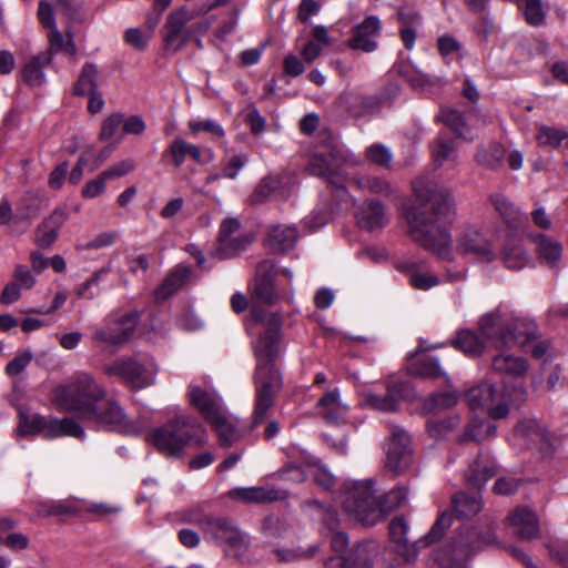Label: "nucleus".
I'll return each instance as SVG.
<instances>
[{
  "label": "nucleus",
  "instance_id": "obj_42",
  "mask_svg": "<svg viewBox=\"0 0 568 568\" xmlns=\"http://www.w3.org/2000/svg\"><path fill=\"white\" fill-rule=\"evenodd\" d=\"M50 62V54L43 53L32 58L22 69V79L29 85H41L44 81L43 65Z\"/></svg>",
  "mask_w": 568,
  "mask_h": 568
},
{
  "label": "nucleus",
  "instance_id": "obj_25",
  "mask_svg": "<svg viewBox=\"0 0 568 568\" xmlns=\"http://www.w3.org/2000/svg\"><path fill=\"white\" fill-rule=\"evenodd\" d=\"M381 33V21L376 16L366 17L358 23L348 40V47L354 50L373 52L377 49Z\"/></svg>",
  "mask_w": 568,
  "mask_h": 568
},
{
  "label": "nucleus",
  "instance_id": "obj_2",
  "mask_svg": "<svg viewBox=\"0 0 568 568\" xmlns=\"http://www.w3.org/2000/svg\"><path fill=\"white\" fill-rule=\"evenodd\" d=\"M413 189L420 206L407 216L410 239L438 260L453 262L454 241L448 225L454 221L455 210L448 190L437 187L424 178L417 179Z\"/></svg>",
  "mask_w": 568,
  "mask_h": 568
},
{
  "label": "nucleus",
  "instance_id": "obj_16",
  "mask_svg": "<svg viewBox=\"0 0 568 568\" xmlns=\"http://www.w3.org/2000/svg\"><path fill=\"white\" fill-rule=\"evenodd\" d=\"M194 12L181 8L169 14L165 23L164 44L168 50L178 52L190 41L193 33H203L210 28L209 21L193 22Z\"/></svg>",
  "mask_w": 568,
  "mask_h": 568
},
{
  "label": "nucleus",
  "instance_id": "obj_30",
  "mask_svg": "<svg viewBox=\"0 0 568 568\" xmlns=\"http://www.w3.org/2000/svg\"><path fill=\"white\" fill-rule=\"evenodd\" d=\"M229 496L234 500L243 503L264 504L283 499L287 494L284 490L266 489L263 487H240L230 490Z\"/></svg>",
  "mask_w": 568,
  "mask_h": 568
},
{
  "label": "nucleus",
  "instance_id": "obj_1",
  "mask_svg": "<svg viewBox=\"0 0 568 568\" xmlns=\"http://www.w3.org/2000/svg\"><path fill=\"white\" fill-rule=\"evenodd\" d=\"M413 189L420 206L407 216L410 239L438 260L453 262L454 241L448 225L454 221L455 210L448 190L437 187L424 178L417 179Z\"/></svg>",
  "mask_w": 568,
  "mask_h": 568
},
{
  "label": "nucleus",
  "instance_id": "obj_12",
  "mask_svg": "<svg viewBox=\"0 0 568 568\" xmlns=\"http://www.w3.org/2000/svg\"><path fill=\"white\" fill-rule=\"evenodd\" d=\"M189 396L191 404L215 429L222 445L231 446L241 437L236 419L225 415L215 395L192 385Z\"/></svg>",
  "mask_w": 568,
  "mask_h": 568
},
{
  "label": "nucleus",
  "instance_id": "obj_43",
  "mask_svg": "<svg viewBox=\"0 0 568 568\" xmlns=\"http://www.w3.org/2000/svg\"><path fill=\"white\" fill-rule=\"evenodd\" d=\"M37 513L42 517L73 516L79 513V508L69 500H49L40 503L37 507Z\"/></svg>",
  "mask_w": 568,
  "mask_h": 568
},
{
  "label": "nucleus",
  "instance_id": "obj_29",
  "mask_svg": "<svg viewBox=\"0 0 568 568\" xmlns=\"http://www.w3.org/2000/svg\"><path fill=\"white\" fill-rule=\"evenodd\" d=\"M433 163L437 168L454 170L458 165V153L455 141L439 134L430 144Z\"/></svg>",
  "mask_w": 568,
  "mask_h": 568
},
{
  "label": "nucleus",
  "instance_id": "obj_3",
  "mask_svg": "<svg viewBox=\"0 0 568 568\" xmlns=\"http://www.w3.org/2000/svg\"><path fill=\"white\" fill-rule=\"evenodd\" d=\"M57 403L74 414L89 427L133 434L138 428L126 418L120 404L106 397V392L89 373H78L55 390Z\"/></svg>",
  "mask_w": 568,
  "mask_h": 568
},
{
  "label": "nucleus",
  "instance_id": "obj_5",
  "mask_svg": "<svg viewBox=\"0 0 568 568\" xmlns=\"http://www.w3.org/2000/svg\"><path fill=\"white\" fill-rule=\"evenodd\" d=\"M452 507L459 525L436 551L435 560L442 568H464L477 552L496 544L497 536L494 526L481 532L469 524V520L483 509L479 493L456 494L452 498Z\"/></svg>",
  "mask_w": 568,
  "mask_h": 568
},
{
  "label": "nucleus",
  "instance_id": "obj_22",
  "mask_svg": "<svg viewBox=\"0 0 568 568\" xmlns=\"http://www.w3.org/2000/svg\"><path fill=\"white\" fill-rule=\"evenodd\" d=\"M203 532L206 539L229 544L231 547L241 548L244 538L236 525L226 517L210 516L204 521Z\"/></svg>",
  "mask_w": 568,
  "mask_h": 568
},
{
  "label": "nucleus",
  "instance_id": "obj_50",
  "mask_svg": "<svg viewBox=\"0 0 568 568\" xmlns=\"http://www.w3.org/2000/svg\"><path fill=\"white\" fill-rule=\"evenodd\" d=\"M189 129L193 135L197 134L201 131H205L221 139L225 134L223 128L216 121L211 119L191 120L189 122Z\"/></svg>",
  "mask_w": 568,
  "mask_h": 568
},
{
  "label": "nucleus",
  "instance_id": "obj_23",
  "mask_svg": "<svg viewBox=\"0 0 568 568\" xmlns=\"http://www.w3.org/2000/svg\"><path fill=\"white\" fill-rule=\"evenodd\" d=\"M410 437L403 428L395 426L390 432L386 448V466L395 471H400L408 465L410 455Z\"/></svg>",
  "mask_w": 568,
  "mask_h": 568
},
{
  "label": "nucleus",
  "instance_id": "obj_26",
  "mask_svg": "<svg viewBox=\"0 0 568 568\" xmlns=\"http://www.w3.org/2000/svg\"><path fill=\"white\" fill-rule=\"evenodd\" d=\"M511 532L520 539H532L539 534V520L536 514L527 507L515 508L507 517Z\"/></svg>",
  "mask_w": 568,
  "mask_h": 568
},
{
  "label": "nucleus",
  "instance_id": "obj_44",
  "mask_svg": "<svg viewBox=\"0 0 568 568\" xmlns=\"http://www.w3.org/2000/svg\"><path fill=\"white\" fill-rule=\"evenodd\" d=\"M439 118L447 126H449L457 134L458 138H463L465 140H473V138L468 136L467 134V125L463 114L459 111L450 108H444L440 110Z\"/></svg>",
  "mask_w": 568,
  "mask_h": 568
},
{
  "label": "nucleus",
  "instance_id": "obj_47",
  "mask_svg": "<svg viewBox=\"0 0 568 568\" xmlns=\"http://www.w3.org/2000/svg\"><path fill=\"white\" fill-rule=\"evenodd\" d=\"M536 139L541 145L557 148L564 140L568 139V132L554 126L540 125L538 128Z\"/></svg>",
  "mask_w": 568,
  "mask_h": 568
},
{
  "label": "nucleus",
  "instance_id": "obj_60",
  "mask_svg": "<svg viewBox=\"0 0 568 568\" xmlns=\"http://www.w3.org/2000/svg\"><path fill=\"white\" fill-rule=\"evenodd\" d=\"M38 18L40 23L47 28L48 30L57 27L53 8L52 6L45 1L41 0L38 6Z\"/></svg>",
  "mask_w": 568,
  "mask_h": 568
},
{
  "label": "nucleus",
  "instance_id": "obj_46",
  "mask_svg": "<svg viewBox=\"0 0 568 568\" xmlns=\"http://www.w3.org/2000/svg\"><path fill=\"white\" fill-rule=\"evenodd\" d=\"M48 41H49V53L48 54H55L63 50H65L70 54H75L77 48L73 42L72 36H69L67 40H64V37L62 32L58 29V27H54L49 30L48 32Z\"/></svg>",
  "mask_w": 568,
  "mask_h": 568
},
{
  "label": "nucleus",
  "instance_id": "obj_61",
  "mask_svg": "<svg viewBox=\"0 0 568 568\" xmlns=\"http://www.w3.org/2000/svg\"><path fill=\"white\" fill-rule=\"evenodd\" d=\"M418 373L428 378H436L444 375L439 361L435 357L427 358L419 364Z\"/></svg>",
  "mask_w": 568,
  "mask_h": 568
},
{
  "label": "nucleus",
  "instance_id": "obj_62",
  "mask_svg": "<svg viewBox=\"0 0 568 568\" xmlns=\"http://www.w3.org/2000/svg\"><path fill=\"white\" fill-rule=\"evenodd\" d=\"M135 168L134 162L131 160H123L110 169L102 172L103 179L110 180L128 174Z\"/></svg>",
  "mask_w": 568,
  "mask_h": 568
},
{
  "label": "nucleus",
  "instance_id": "obj_45",
  "mask_svg": "<svg viewBox=\"0 0 568 568\" xmlns=\"http://www.w3.org/2000/svg\"><path fill=\"white\" fill-rule=\"evenodd\" d=\"M97 73L98 71L94 64L85 63L74 84L73 92L78 95H85L97 91Z\"/></svg>",
  "mask_w": 568,
  "mask_h": 568
},
{
  "label": "nucleus",
  "instance_id": "obj_18",
  "mask_svg": "<svg viewBox=\"0 0 568 568\" xmlns=\"http://www.w3.org/2000/svg\"><path fill=\"white\" fill-rule=\"evenodd\" d=\"M395 268L418 291H428L440 283V278L430 270L427 261L422 258H399L395 262Z\"/></svg>",
  "mask_w": 568,
  "mask_h": 568
},
{
  "label": "nucleus",
  "instance_id": "obj_41",
  "mask_svg": "<svg viewBox=\"0 0 568 568\" xmlns=\"http://www.w3.org/2000/svg\"><path fill=\"white\" fill-rule=\"evenodd\" d=\"M490 202L495 211L501 216L505 223L509 225H516L521 221L524 216L523 212L504 194H493L490 196Z\"/></svg>",
  "mask_w": 568,
  "mask_h": 568
},
{
  "label": "nucleus",
  "instance_id": "obj_37",
  "mask_svg": "<svg viewBox=\"0 0 568 568\" xmlns=\"http://www.w3.org/2000/svg\"><path fill=\"white\" fill-rule=\"evenodd\" d=\"M505 149L497 142L479 146L476 154V162L485 170H498L503 166Z\"/></svg>",
  "mask_w": 568,
  "mask_h": 568
},
{
  "label": "nucleus",
  "instance_id": "obj_35",
  "mask_svg": "<svg viewBox=\"0 0 568 568\" xmlns=\"http://www.w3.org/2000/svg\"><path fill=\"white\" fill-rule=\"evenodd\" d=\"M359 191L390 196L396 193V186L385 178L377 175H358L351 181Z\"/></svg>",
  "mask_w": 568,
  "mask_h": 568
},
{
  "label": "nucleus",
  "instance_id": "obj_49",
  "mask_svg": "<svg viewBox=\"0 0 568 568\" xmlns=\"http://www.w3.org/2000/svg\"><path fill=\"white\" fill-rule=\"evenodd\" d=\"M453 514L449 511L442 513L430 528L429 532L424 537V545L428 546L443 537L444 531L453 524Z\"/></svg>",
  "mask_w": 568,
  "mask_h": 568
},
{
  "label": "nucleus",
  "instance_id": "obj_8",
  "mask_svg": "<svg viewBox=\"0 0 568 568\" xmlns=\"http://www.w3.org/2000/svg\"><path fill=\"white\" fill-rule=\"evenodd\" d=\"M483 336L495 348L510 349L520 344L525 347L538 337V329L534 322L515 316L501 307L483 315L478 322Z\"/></svg>",
  "mask_w": 568,
  "mask_h": 568
},
{
  "label": "nucleus",
  "instance_id": "obj_21",
  "mask_svg": "<svg viewBox=\"0 0 568 568\" xmlns=\"http://www.w3.org/2000/svg\"><path fill=\"white\" fill-rule=\"evenodd\" d=\"M410 389L408 382H388L384 394L368 392L366 404L376 410L395 412L400 402L409 397Z\"/></svg>",
  "mask_w": 568,
  "mask_h": 568
},
{
  "label": "nucleus",
  "instance_id": "obj_10",
  "mask_svg": "<svg viewBox=\"0 0 568 568\" xmlns=\"http://www.w3.org/2000/svg\"><path fill=\"white\" fill-rule=\"evenodd\" d=\"M375 481L366 479L353 483L342 498L345 513L365 526H373L382 520L387 510L376 495Z\"/></svg>",
  "mask_w": 568,
  "mask_h": 568
},
{
  "label": "nucleus",
  "instance_id": "obj_56",
  "mask_svg": "<svg viewBox=\"0 0 568 568\" xmlns=\"http://www.w3.org/2000/svg\"><path fill=\"white\" fill-rule=\"evenodd\" d=\"M31 361V352L19 353L7 364L6 373L9 376H17L30 364Z\"/></svg>",
  "mask_w": 568,
  "mask_h": 568
},
{
  "label": "nucleus",
  "instance_id": "obj_4",
  "mask_svg": "<svg viewBox=\"0 0 568 568\" xmlns=\"http://www.w3.org/2000/svg\"><path fill=\"white\" fill-rule=\"evenodd\" d=\"M491 369L503 377V389L484 382L470 388L465 398L471 410H485L493 419H501L511 407L517 408L527 400L525 379L529 363L525 357L500 352L493 357Z\"/></svg>",
  "mask_w": 568,
  "mask_h": 568
},
{
  "label": "nucleus",
  "instance_id": "obj_28",
  "mask_svg": "<svg viewBox=\"0 0 568 568\" xmlns=\"http://www.w3.org/2000/svg\"><path fill=\"white\" fill-rule=\"evenodd\" d=\"M408 524L404 518H395L389 524V536L395 544V550L407 562L416 560L419 548L416 544H409L407 538Z\"/></svg>",
  "mask_w": 568,
  "mask_h": 568
},
{
  "label": "nucleus",
  "instance_id": "obj_31",
  "mask_svg": "<svg viewBox=\"0 0 568 568\" xmlns=\"http://www.w3.org/2000/svg\"><path fill=\"white\" fill-rule=\"evenodd\" d=\"M357 224L367 231L383 229L387 223L384 204L377 200H371L356 213Z\"/></svg>",
  "mask_w": 568,
  "mask_h": 568
},
{
  "label": "nucleus",
  "instance_id": "obj_20",
  "mask_svg": "<svg viewBox=\"0 0 568 568\" xmlns=\"http://www.w3.org/2000/svg\"><path fill=\"white\" fill-rule=\"evenodd\" d=\"M241 223L235 217H226L222 221L219 232V254L222 258H230L245 250L252 239L240 233Z\"/></svg>",
  "mask_w": 568,
  "mask_h": 568
},
{
  "label": "nucleus",
  "instance_id": "obj_53",
  "mask_svg": "<svg viewBox=\"0 0 568 568\" xmlns=\"http://www.w3.org/2000/svg\"><path fill=\"white\" fill-rule=\"evenodd\" d=\"M476 425L469 424L464 433V435L460 437V442L466 440H475V442H483L488 437H491L497 432V426L491 423H485L484 432H476L475 430Z\"/></svg>",
  "mask_w": 568,
  "mask_h": 568
},
{
  "label": "nucleus",
  "instance_id": "obj_48",
  "mask_svg": "<svg viewBox=\"0 0 568 568\" xmlns=\"http://www.w3.org/2000/svg\"><path fill=\"white\" fill-rule=\"evenodd\" d=\"M367 159L375 165L388 169L393 161V153L386 145L374 143L366 148Z\"/></svg>",
  "mask_w": 568,
  "mask_h": 568
},
{
  "label": "nucleus",
  "instance_id": "obj_27",
  "mask_svg": "<svg viewBox=\"0 0 568 568\" xmlns=\"http://www.w3.org/2000/svg\"><path fill=\"white\" fill-rule=\"evenodd\" d=\"M68 220V213L62 207H55L49 216L37 226L34 243L41 248H49L55 242L60 227Z\"/></svg>",
  "mask_w": 568,
  "mask_h": 568
},
{
  "label": "nucleus",
  "instance_id": "obj_9",
  "mask_svg": "<svg viewBox=\"0 0 568 568\" xmlns=\"http://www.w3.org/2000/svg\"><path fill=\"white\" fill-rule=\"evenodd\" d=\"M357 164H359V161L345 154L342 149L329 146L312 155L307 170L311 174L325 179L332 186L341 207L349 209L354 206L355 200L345 187L346 178L342 169L346 165Z\"/></svg>",
  "mask_w": 568,
  "mask_h": 568
},
{
  "label": "nucleus",
  "instance_id": "obj_15",
  "mask_svg": "<svg viewBox=\"0 0 568 568\" xmlns=\"http://www.w3.org/2000/svg\"><path fill=\"white\" fill-rule=\"evenodd\" d=\"M138 312H131L125 315L109 314L102 322V325L94 327L91 336L92 343L97 346H122L128 343L139 323Z\"/></svg>",
  "mask_w": 568,
  "mask_h": 568
},
{
  "label": "nucleus",
  "instance_id": "obj_24",
  "mask_svg": "<svg viewBox=\"0 0 568 568\" xmlns=\"http://www.w3.org/2000/svg\"><path fill=\"white\" fill-rule=\"evenodd\" d=\"M316 414L329 425L347 422L349 407L342 398L338 388L327 390L316 403Z\"/></svg>",
  "mask_w": 568,
  "mask_h": 568
},
{
  "label": "nucleus",
  "instance_id": "obj_39",
  "mask_svg": "<svg viewBox=\"0 0 568 568\" xmlns=\"http://www.w3.org/2000/svg\"><path fill=\"white\" fill-rule=\"evenodd\" d=\"M168 152L171 154L176 168H180L184 163L186 156L192 158L196 163H202V152L200 148L180 138H176L171 143Z\"/></svg>",
  "mask_w": 568,
  "mask_h": 568
},
{
  "label": "nucleus",
  "instance_id": "obj_33",
  "mask_svg": "<svg viewBox=\"0 0 568 568\" xmlns=\"http://www.w3.org/2000/svg\"><path fill=\"white\" fill-rule=\"evenodd\" d=\"M298 232L293 225H274L270 229L266 245L275 253H286L294 247Z\"/></svg>",
  "mask_w": 568,
  "mask_h": 568
},
{
  "label": "nucleus",
  "instance_id": "obj_40",
  "mask_svg": "<svg viewBox=\"0 0 568 568\" xmlns=\"http://www.w3.org/2000/svg\"><path fill=\"white\" fill-rule=\"evenodd\" d=\"M496 471L495 465L487 458L478 456L466 473L467 481L474 487L483 486Z\"/></svg>",
  "mask_w": 568,
  "mask_h": 568
},
{
  "label": "nucleus",
  "instance_id": "obj_54",
  "mask_svg": "<svg viewBox=\"0 0 568 568\" xmlns=\"http://www.w3.org/2000/svg\"><path fill=\"white\" fill-rule=\"evenodd\" d=\"M456 403V394L452 392H445L432 395L426 402V407L428 409H446L454 406Z\"/></svg>",
  "mask_w": 568,
  "mask_h": 568
},
{
  "label": "nucleus",
  "instance_id": "obj_55",
  "mask_svg": "<svg viewBox=\"0 0 568 568\" xmlns=\"http://www.w3.org/2000/svg\"><path fill=\"white\" fill-rule=\"evenodd\" d=\"M151 39V33H144L139 28L128 29L124 33L125 42L136 50H144Z\"/></svg>",
  "mask_w": 568,
  "mask_h": 568
},
{
  "label": "nucleus",
  "instance_id": "obj_63",
  "mask_svg": "<svg viewBox=\"0 0 568 568\" xmlns=\"http://www.w3.org/2000/svg\"><path fill=\"white\" fill-rule=\"evenodd\" d=\"M16 283L26 290L31 288L36 284V278L26 265L18 264L14 268Z\"/></svg>",
  "mask_w": 568,
  "mask_h": 568
},
{
  "label": "nucleus",
  "instance_id": "obj_52",
  "mask_svg": "<svg viewBox=\"0 0 568 568\" xmlns=\"http://www.w3.org/2000/svg\"><path fill=\"white\" fill-rule=\"evenodd\" d=\"M308 478H312L317 486L324 489H329L334 485L333 475L316 464H308Z\"/></svg>",
  "mask_w": 568,
  "mask_h": 568
},
{
  "label": "nucleus",
  "instance_id": "obj_14",
  "mask_svg": "<svg viewBox=\"0 0 568 568\" xmlns=\"http://www.w3.org/2000/svg\"><path fill=\"white\" fill-rule=\"evenodd\" d=\"M110 377H116L134 389H142L155 383L158 368L153 361L141 362L133 356H121L103 366Z\"/></svg>",
  "mask_w": 568,
  "mask_h": 568
},
{
  "label": "nucleus",
  "instance_id": "obj_38",
  "mask_svg": "<svg viewBox=\"0 0 568 568\" xmlns=\"http://www.w3.org/2000/svg\"><path fill=\"white\" fill-rule=\"evenodd\" d=\"M453 344L467 356H479L485 349V342L470 329L458 331Z\"/></svg>",
  "mask_w": 568,
  "mask_h": 568
},
{
  "label": "nucleus",
  "instance_id": "obj_13",
  "mask_svg": "<svg viewBox=\"0 0 568 568\" xmlns=\"http://www.w3.org/2000/svg\"><path fill=\"white\" fill-rule=\"evenodd\" d=\"M18 432L22 436L38 434L45 438L62 436L84 438L85 436L82 426L72 417L58 419L51 416L26 413L19 414Z\"/></svg>",
  "mask_w": 568,
  "mask_h": 568
},
{
  "label": "nucleus",
  "instance_id": "obj_19",
  "mask_svg": "<svg viewBox=\"0 0 568 568\" xmlns=\"http://www.w3.org/2000/svg\"><path fill=\"white\" fill-rule=\"evenodd\" d=\"M381 547L374 540L358 544L347 556L331 557L324 568H373Z\"/></svg>",
  "mask_w": 568,
  "mask_h": 568
},
{
  "label": "nucleus",
  "instance_id": "obj_6",
  "mask_svg": "<svg viewBox=\"0 0 568 568\" xmlns=\"http://www.w3.org/2000/svg\"><path fill=\"white\" fill-rule=\"evenodd\" d=\"M276 268L272 261H262L256 267L254 285L251 291V322L247 331L256 339L273 335L272 339L280 345L282 320L277 313L268 312L264 306H271L277 301L275 290Z\"/></svg>",
  "mask_w": 568,
  "mask_h": 568
},
{
  "label": "nucleus",
  "instance_id": "obj_32",
  "mask_svg": "<svg viewBox=\"0 0 568 568\" xmlns=\"http://www.w3.org/2000/svg\"><path fill=\"white\" fill-rule=\"evenodd\" d=\"M500 255L504 265L509 270L519 271L534 264L521 241L516 239H510L504 244Z\"/></svg>",
  "mask_w": 568,
  "mask_h": 568
},
{
  "label": "nucleus",
  "instance_id": "obj_34",
  "mask_svg": "<svg viewBox=\"0 0 568 568\" xmlns=\"http://www.w3.org/2000/svg\"><path fill=\"white\" fill-rule=\"evenodd\" d=\"M539 260L550 268H558L562 258V244L545 234L534 237Z\"/></svg>",
  "mask_w": 568,
  "mask_h": 568
},
{
  "label": "nucleus",
  "instance_id": "obj_36",
  "mask_svg": "<svg viewBox=\"0 0 568 568\" xmlns=\"http://www.w3.org/2000/svg\"><path fill=\"white\" fill-rule=\"evenodd\" d=\"M191 270L187 266L179 265L170 273L163 283L155 291V298L164 301L175 294L189 277Z\"/></svg>",
  "mask_w": 568,
  "mask_h": 568
},
{
  "label": "nucleus",
  "instance_id": "obj_17",
  "mask_svg": "<svg viewBox=\"0 0 568 568\" xmlns=\"http://www.w3.org/2000/svg\"><path fill=\"white\" fill-rule=\"evenodd\" d=\"M471 256L480 263H491L497 258L498 251L494 242L475 226L464 227L456 236L454 253Z\"/></svg>",
  "mask_w": 568,
  "mask_h": 568
},
{
  "label": "nucleus",
  "instance_id": "obj_58",
  "mask_svg": "<svg viewBox=\"0 0 568 568\" xmlns=\"http://www.w3.org/2000/svg\"><path fill=\"white\" fill-rule=\"evenodd\" d=\"M0 541L12 551H21L29 547L30 541L27 535L22 532H9Z\"/></svg>",
  "mask_w": 568,
  "mask_h": 568
},
{
  "label": "nucleus",
  "instance_id": "obj_7",
  "mask_svg": "<svg viewBox=\"0 0 568 568\" xmlns=\"http://www.w3.org/2000/svg\"><path fill=\"white\" fill-rule=\"evenodd\" d=\"M273 335L253 342L254 355L257 361L255 371V406L252 415L251 428L258 427L266 418L274 404V397L282 387V377L274 361L280 353Z\"/></svg>",
  "mask_w": 568,
  "mask_h": 568
},
{
  "label": "nucleus",
  "instance_id": "obj_57",
  "mask_svg": "<svg viewBox=\"0 0 568 568\" xmlns=\"http://www.w3.org/2000/svg\"><path fill=\"white\" fill-rule=\"evenodd\" d=\"M281 478L285 480H292V481H303L308 478V464L302 466V465H295L290 464L286 465L281 470Z\"/></svg>",
  "mask_w": 568,
  "mask_h": 568
},
{
  "label": "nucleus",
  "instance_id": "obj_59",
  "mask_svg": "<svg viewBox=\"0 0 568 568\" xmlns=\"http://www.w3.org/2000/svg\"><path fill=\"white\" fill-rule=\"evenodd\" d=\"M247 158L244 154H234L225 163L222 175L227 179H236L239 172L244 168Z\"/></svg>",
  "mask_w": 568,
  "mask_h": 568
},
{
  "label": "nucleus",
  "instance_id": "obj_11",
  "mask_svg": "<svg viewBox=\"0 0 568 568\" xmlns=\"http://www.w3.org/2000/svg\"><path fill=\"white\" fill-rule=\"evenodd\" d=\"M204 429L191 416L180 415L174 420L153 430L151 440L163 454L178 456L190 443H203Z\"/></svg>",
  "mask_w": 568,
  "mask_h": 568
},
{
  "label": "nucleus",
  "instance_id": "obj_51",
  "mask_svg": "<svg viewBox=\"0 0 568 568\" xmlns=\"http://www.w3.org/2000/svg\"><path fill=\"white\" fill-rule=\"evenodd\" d=\"M123 123V115L121 113H113L109 115L102 123L99 139L101 141H109L119 132Z\"/></svg>",
  "mask_w": 568,
  "mask_h": 568
},
{
  "label": "nucleus",
  "instance_id": "obj_64",
  "mask_svg": "<svg viewBox=\"0 0 568 568\" xmlns=\"http://www.w3.org/2000/svg\"><path fill=\"white\" fill-rule=\"evenodd\" d=\"M437 47L442 55L446 57L459 53L462 44L452 36H443L437 41Z\"/></svg>",
  "mask_w": 568,
  "mask_h": 568
}]
</instances>
